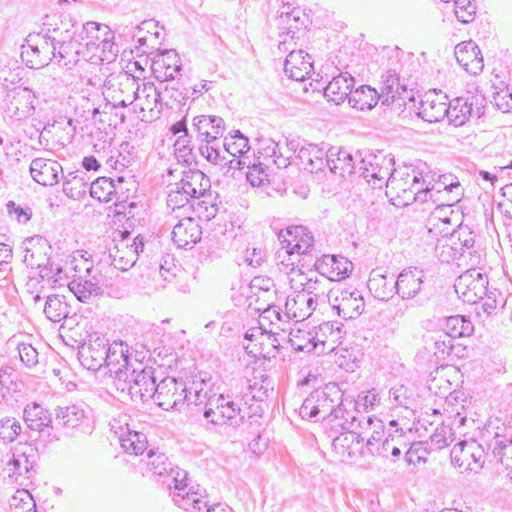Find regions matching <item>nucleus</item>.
<instances>
[{
  "label": "nucleus",
  "mask_w": 512,
  "mask_h": 512,
  "mask_svg": "<svg viewBox=\"0 0 512 512\" xmlns=\"http://www.w3.org/2000/svg\"><path fill=\"white\" fill-rule=\"evenodd\" d=\"M431 172L424 173L412 167L393 169L387 179L386 195L394 205L407 206L414 202L426 203L427 187Z\"/></svg>",
  "instance_id": "obj_1"
},
{
  "label": "nucleus",
  "mask_w": 512,
  "mask_h": 512,
  "mask_svg": "<svg viewBox=\"0 0 512 512\" xmlns=\"http://www.w3.org/2000/svg\"><path fill=\"white\" fill-rule=\"evenodd\" d=\"M114 385L118 391L130 396L135 402L145 403L154 395L156 378L152 367L141 370H118L114 377Z\"/></svg>",
  "instance_id": "obj_2"
},
{
  "label": "nucleus",
  "mask_w": 512,
  "mask_h": 512,
  "mask_svg": "<svg viewBox=\"0 0 512 512\" xmlns=\"http://www.w3.org/2000/svg\"><path fill=\"white\" fill-rule=\"evenodd\" d=\"M342 396L343 394L337 385L327 384L323 388L314 390L306 397L299 409V415L302 419L312 420L313 422L322 420L327 423L337 404H340Z\"/></svg>",
  "instance_id": "obj_3"
},
{
  "label": "nucleus",
  "mask_w": 512,
  "mask_h": 512,
  "mask_svg": "<svg viewBox=\"0 0 512 512\" xmlns=\"http://www.w3.org/2000/svg\"><path fill=\"white\" fill-rule=\"evenodd\" d=\"M475 236L468 227H459L449 236H443L437 240L435 254L442 263H451L465 257V254L472 256Z\"/></svg>",
  "instance_id": "obj_4"
},
{
  "label": "nucleus",
  "mask_w": 512,
  "mask_h": 512,
  "mask_svg": "<svg viewBox=\"0 0 512 512\" xmlns=\"http://www.w3.org/2000/svg\"><path fill=\"white\" fill-rule=\"evenodd\" d=\"M147 472H150L153 476L163 478L161 482L169 489L172 499L173 494L177 490L176 488H185L186 490L190 488L186 483L187 472L179 467L174 468L167 456L162 452L153 450L148 452Z\"/></svg>",
  "instance_id": "obj_5"
},
{
  "label": "nucleus",
  "mask_w": 512,
  "mask_h": 512,
  "mask_svg": "<svg viewBox=\"0 0 512 512\" xmlns=\"http://www.w3.org/2000/svg\"><path fill=\"white\" fill-rule=\"evenodd\" d=\"M488 284V276L482 269L471 268L457 277L454 288L463 302L474 305L487 296Z\"/></svg>",
  "instance_id": "obj_6"
},
{
  "label": "nucleus",
  "mask_w": 512,
  "mask_h": 512,
  "mask_svg": "<svg viewBox=\"0 0 512 512\" xmlns=\"http://www.w3.org/2000/svg\"><path fill=\"white\" fill-rule=\"evenodd\" d=\"M138 90L136 78L128 73L111 74L104 81L103 94L112 101L113 108L127 107L135 101V91Z\"/></svg>",
  "instance_id": "obj_7"
},
{
  "label": "nucleus",
  "mask_w": 512,
  "mask_h": 512,
  "mask_svg": "<svg viewBox=\"0 0 512 512\" xmlns=\"http://www.w3.org/2000/svg\"><path fill=\"white\" fill-rule=\"evenodd\" d=\"M176 489L173 494V502L185 512H233L231 508L220 503L209 504L206 490L200 489L199 486L196 489L194 486H190L189 490Z\"/></svg>",
  "instance_id": "obj_8"
},
{
  "label": "nucleus",
  "mask_w": 512,
  "mask_h": 512,
  "mask_svg": "<svg viewBox=\"0 0 512 512\" xmlns=\"http://www.w3.org/2000/svg\"><path fill=\"white\" fill-rule=\"evenodd\" d=\"M57 46L46 39V35H29L21 47V58L29 68L39 69L56 58Z\"/></svg>",
  "instance_id": "obj_9"
},
{
  "label": "nucleus",
  "mask_w": 512,
  "mask_h": 512,
  "mask_svg": "<svg viewBox=\"0 0 512 512\" xmlns=\"http://www.w3.org/2000/svg\"><path fill=\"white\" fill-rule=\"evenodd\" d=\"M432 174L431 184L427 187L426 203L431 201L436 206H452L459 202L462 189L459 182H454L451 175H439L435 179Z\"/></svg>",
  "instance_id": "obj_10"
},
{
  "label": "nucleus",
  "mask_w": 512,
  "mask_h": 512,
  "mask_svg": "<svg viewBox=\"0 0 512 512\" xmlns=\"http://www.w3.org/2000/svg\"><path fill=\"white\" fill-rule=\"evenodd\" d=\"M241 409L239 403L231 395L220 394L208 398L203 410L204 417L214 425H223L239 416Z\"/></svg>",
  "instance_id": "obj_11"
},
{
  "label": "nucleus",
  "mask_w": 512,
  "mask_h": 512,
  "mask_svg": "<svg viewBox=\"0 0 512 512\" xmlns=\"http://www.w3.org/2000/svg\"><path fill=\"white\" fill-rule=\"evenodd\" d=\"M329 303L337 315L345 320L359 317L365 308L362 293L355 288H344L332 292Z\"/></svg>",
  "instance_id": "obj_12"
},
{
  "label": "nucleus",
  "mask_w": 512,
  "mask_h": 512,
  "mask_svg": "<svg viewBox=\"0 0 512 512\" xmlns=\"http://www.w3.org/2000/svg\"><path fill=\"white\" fill-rule=\"evenodd\" d=\"M485 98L481 94L457 97L447 103L449 122L456 127L464 125L472 116L480 117L483 113Z\"/></svg>",
  "instance_id": "obj_13"
},
{
  "label": "nucleus",
  "mask_w": 512,
  "mask_h": 512,
  "mask_svg": "<svg viewBox=\"0 0 512 512\" xmlns=\"http://www.w3.org/2000/svg\"><path fill=\"white\" fill-rule=\"evenodd\" d=\"M151 399L163 410L177 409L186 398V384L174 377H165L154 389Z\"/></svg>",
  "instance_id": "obj_14"
},
{
  "label": "nucleus",
  "mask_w": 512,
  "mask_h": 512,
  "mask_svg": "<svg viewBox=\"0 0 512 512\" xmlns=\"http://www.w3.org/2000/svg\"><path fill=\"white\" fill-rule=\"evenodd\" d=\"M393 158L370 154L359 162V171L374 188L386 187L387 179L392 173Z\"/></svg>",
  "instance_id": "obj_15"
},
{
  "label": "nucleus",
  "mask_w": 512,
  "mask_h": 512,
  "mask_svg": "<svg viewBox=\"0 0 512 512\" xmlns=\"http://www.w3.org/2000/svg\"><path fill=\"white\" fill-rule=\"evenodd\" d=\"M279 240L283 249H290L301 257L312 254L314 250V236L303 226H294L280 231Z\"/></svg>",
  "instance_id": "obj_16"
},
{
  "label": "nucleus",
  "mask_w": 512,
  "mask_h": 512,
  "mask_svg": "<svg viewBox=\"0 0 512 512\" xmlns=\"http://www.w3.org/2000/svg\"><path fill=\"white\" fill-rule=\"evenodd\" d=\"M484 450L476 441H461L451 450L453 462L465 470L477 471L482 467Z\"/></svg>",
  "instance_id": "obj_17"
},
{
  "label": "nucleus",
  "mask_w": 512,
  "mask_h": 512,
  "mask_svg": "<svg viewBox=\"0 0 512 512\" xmlns=\"http://www.w3.org/2000/svg\"><path fill=\"white\" fill-rule=\"evenodd\" d=\"M108 340L104 336L94 333L79 350V357L83 366L89 370H99L105 364V354Z\"/></svg>",
  "instance_id": "obj_18"
},
{
  "label": "nucleus",
  "mask_w": 512,
  "mask_h": 512,
  "mask_svg": "<svg viewBox=\"0 0 512 512\" xmlns=\"http://www.w3.org/2000/svg\"><path fill=\"white\" fill-rule=\"evenodd\" d=\"M358 431H343L332 441V448L341 461L353 460L360 455H365L363 442Z\"/></svg>",
  "instance_id": "obj_19"
},
{
  "label": "nucleus",
  "mask_w": 512,
  "mask_h": 512,
  "mask_svg": "<svg viewBox=\"0 0 512 512\" xmlns=\"http://www.w3.org/2000/svg\"><path fill=\"white\" fill-rule=\"evenodd\" d=\"M447 101V96L441 91H428L420 101L417 115L429 123L441 121L447 115Z\"/></svg>",
  "instance_id": "obj_20"
},
{
  "label": "nucleus",
  "mask_w": 512,
  "mask_h": 512,
  "mask_svg": "<svg viewBox=\"0 0 512 512\" xmlns=\"http://www.w3.org/2000/svg\"><path fill=\"white\" fill-rule=\"evenodd\" d=\"M314 268L330 284L331 281H339L345 278L351 271L352 264L344 257L323 255L316 259Z\"/></svg>",
  "instance_id": "obj_21"
},
{
  "label": "nucleus",
  "mask_w": 512,
  "mask_h": 512,
  "mask_svg": "<svg viewBox=\"0 0 512 512\" xmlns=\"http://www.w3.org/2000/svg\"><path fill=\"white\" fill-rule=\"evenodd\" d=\"M120 421L111 422V430L118 436L121 447L126 453L141 455L147 449L148 441L145 434L131 430L127 423L125 427L120 425Z\"/></svg>",
  "instance_id": "obj_22"
},
{
  "label": "nucleus",
  "mask_w": 512,
  "mask_h": 512,
  "mask_svg": "<svg viewBox=\"0 0 512 512\" xmlns=\"http://www.w3.org/2000/svg\"><path fill=\"white\" fill-rule=\"evenodd\" d=\"M192 129L201 142L214 143L224 134L225 123L219 116L200 115L194 117Z\"/></svg>",
  "instance_id": "obj_23"
},
{
  "label": "nucleus",
  "mask_w": 512,
  "mask_h": 512,
  "mask_svg": "<svg viewBox=\"0 0 512 512\" xmlns=\"http://www.w3.org/2000/svg\"><path fill=\"white\" fill-rule=\"evenodd\" d=\"M318 354L331 353L341 344L345 335L338 322H324L315 330Z\"/></svg>",
  "instance_id": "obj_24"
},
{
  "label": "nucleus",
  "mask_w": 512,
  "mask_h": 512,
  "mask_svg": "<svg viewBox=\"0 0 512 512\" xmlns=\"http://www.w3.org/2000/svg\"><path fill=\"white\" fill-rule=\"evenodd\" d=\"M455 57L460 66L469 74L478 75L483 70V57L479 47L472 40L456 45Z\"/></svg>",
  "instance_id": "obj_25"
},
{
  "label": "nucleus",
  "mask_w": 512,
  "mask_h": 512,
  "mask_svg": "<svg viewBox=\"0 0 512 512\" xmlns=\"http://www.w3.org/2000/svg\"><path fill=\"white\" fill-rule=\"evenodd\" d=\"M382 87L379 93L380 101L383 105H390L394 102H398L399 106L405 105L406 99L411 100L412 96H409L405 85H401L399 82V76L394 71H387L382 76Z\"/></svg>",
  "instance_id": "obj_26"
},
{
  "label": "nucleus",
  "mask_w": 512,
  "mask_h": 512,
  "mask_svg": "<svg viewBox=\"0 0 512 512\" xmlns=\"http://www.w3.org/2000/svg\"><path fill=\"white\" fill-rule=\"evenodd\" d=\"M202 229L198 221L192 217L184 216L174 226L172 239L179 248L193 247L201 240Z\"/></svg>",
  "instance_id": "obj_27"
},
{
  "label": "nucleus",
  "mask_w": 512,
  "mask_h": 512,
  "mask_svg": "<svg viewBox=\"0 0 512 512\" xmlns=\"http://www.w3.org/2000/svg\"><path fill=\"white\" fill-rule=\"evenodd\" d=\"M63 172L59 162L46 158H35L30 164V174L34 181L43 186H53L59 182Z\"/></svg>",
  "instance_id": "obj_28"
},
{
  "label": "nucleus",
  "mask_w": 512,
  "mask_h": 512,
  "mask_svg": "<svg viewBox=\"0 0 512 512\" xmlns=\"http://www.w3.org/2000/svg\"><path fill=\"white\" fill-rule=\"evenodd\" d=\"M192 200L203 197L210 188V180L200 170L184 171L179 182L174 183Z\"/></svg>",
  "instance_id": "obj_29"
},
{
  "label": "nucleus",
  "mask_w": 512,
  "mask_h": 512,
  "mask_svg": "<svg viewBox=\"0 0 512 512\" xmlns=\"http://www.w3.org/2000/svg\"><path fill=\"white\" fill-rule=\"evenodd\" d=\"M425 274L418 268H407L400 272L395 280L396 293L402 299H413L421 291Z\"/></svg>",
  "instance_id": "obj_30"
},
{
  "label": "nucleus",
  "mask_w": 512,
  "mask_h": 512,
  "mask_svg": "<svg viewBox=\"0 0 512 512\" xmlns=\"http://www.w3.org/2000/svg\"><path fill=\"white\" fill-rule=\"evenodd\" d=\"M181 70V63L175 50H165L152 65V71L161 85L173 81Z\"/></svg>",
  "instance_id": "obj_31"
},
{
  "label": "nucleus",
  "mask_w": 512,
  "mask_h": 512,
  "mask_svg": "<svg viewBox=\"0 0 512 512\" xmlns=\"http://www.w3.org/2000/svg\"><path fill=\"white\" fill-rule=\"evenodd\" d=\"M313 70L312 58L303 50H291L285 59L284 72L292 80L304 81Z\"/></svg>",
  "instance_id": "obj_32"
},
{
  "label": "nucleus",
  "mask_w": 512,
  "mask_h": 512,
  "mask_svg": "<svg viewBox=\"0 0 512 512\" xmlns=\"http://www.w3.org/2000/svg\"><path fill=\"white\" fill-rule=\"evenodd\" d=\"M354 85V77L348 72H341L327 84L324 96L329 102L339 105L351 96Z\"/></svg>",
  "instance_id": "obj_33"
},
{
  "label": "nucleus",
  "mask_w": 512,
  "mask_h": 512,
  "mask_svg": "<svg viewBox=\"0 0 512 512\" xmlns=\"http://www.w3.org/2000/svg\"><path fill=\"white\" fill-rule=\"evenodd\" d=\"M328 154L329 149L325 151L316 144L308 143L301 146L297 158L304 170L310 173H317L322 171L326 167V164L329 163V160H327Z\"/></svg>",
  "instance_id": "obj_34"
},
{
  "label": "nucleus",
  "mask_w": 512,
  "mask_h": 512,
  "mask_svg": "<svg viewBox=\"0 0 512 512\" xmlns=\"http://www.w3.org/2000/svg\"><path fill=\"white\" fill-rule=\"evenodd\" d=\"M223 147L224 152L232 156L229 160V168L242 169L247 165L245 154L250 149L249 140L240 131L225 137Z\"/></svg>",
  "instance_id": "obj_35"
},
{
  "label": "nucleus",
  "mask_w": 512,
  "mask_h": 512,
  "mask_svg": "<svg viewBox=\"0 0 512 512\" xmlns=\"http://www.w3.org/2000/svg\"><path fill=\"white\" fill-rule=\"evenodd\" d=\"M358 412L355 410H348L343 400H340V404H337L332 415L327 421V425L333 430L341 429L342 431H357L364 424L365 417L358 418Z\"/></svg>",
  "instance_id": "obj_36"
},
{
  "label": "nucleus",
  "mask_w": 512,
  "mask_h": 512,
  "mask_svg": "<svg viewBox=\"0 0 512 512\" xmlns=\"http://www.w3.org/2000/svg\"><path fill=\"white\" fill-rule=\"evenodd\" d=\"M135 101L140 107L141 112H150L160 114L163 110V102L160 89L152 82L138 83V90L135 91Z\"/></svg>",
  "instance_id": "obj_37"
},
{
  "label": "nucleus",
  "mask_w": 512,
  "mask_h": 512,
  "mask_svg": "<svg viewBox=\"0 0 512 512\" xmlns=\"http://www.w3.org/2000/svg\"><path fill=\"white\" fill-rule=\"evenodd\" d=\"M106 36H108V38H114L113 32L107 25L97 22L85 23L78 32V38L80 42H82V48L83 50L86 49L88 53H92L96 48H99L101 40Z\"/></svg>",
  "instance_id": "obj_38"
},
{
  "label": "nucleus",
  "mask_w": 512,
  "mask_h": 512,
  "mask_svg": "<svg viewBox=\"0 0 512 512\" xmlns=\"http://www.w3.org/2000/svg\"><path fill=\"white\" fill-rule=\"evenodd\" d=\"M56 421L63 427L75 429L84 427L90 429V418L86 409L79 404L58 407L56 409Z\"/></svg>",
  "instance_id": "obj_39"
},
{
  "label": "nucleus",
  "mask_w": 512,
  "mask_h": 512,
  "mask_svg": "<svg viewBox=\"0 0 512 512\" xmlns=\"http://www.w3.org/2000/svg\"><path fill=\"white\" fill-rule=\"evenodd\" d=\"M318 304L313 301L312 297H308L305 293H299L293 298H287L285 303V316L303 321L310 317L316 310Z\"/></svg>",
  "instance_id": "obj_40"
},
{
  "label": "nucleus",
  "mask_w": 512,
  "mask_h": 512,
  "mask_svg": "<svg viewBox=\"0 0 512 512\" xmlns=\"http://www.w3.org/2000/svg\"><path fill=\"white\" fill-rule=\"evenodd\" d=\"M361 433V436L363 434L368 435L366 439V444L364 446L365 454H369L372 456H375L378 447L381 445L382 437L384 435V425L383 422L376 418L369 416L365 419L364 424H362V427L359 429Z\"/></svg>",
  "instance_id": "obj_41"
},
{
  "label": "nucleus",
  "mask_w": 512,
  "mask_h": 512,
  "mask_svg": "<svg viewBox=\"0 0 512 512\" xmlns=\"http://www.w3.org/2000/svg\"><path fill=\"white\" fill-rule=\"evenodd\" d=\"M104 366L108 368L109 373H114V377L118 370L129 371L128 345L123 342L108 343Z\"/></svg>",
  "instance_id": "obj_42"
},
{
  "label": "nucleus",
  "mask_w": 512,
  "mask_h": 512,
  "mask_svg": "<svg viewBox=\"0 0 512 512\" xmlns=\"http://www.w3.org/2000/svg\"><path fill=\"white\" fill-rule=\"evenodd\" d=\"M389 426L388 435L378 447L376 456L388 457L391 454L394 458H397L401 454V447H406L405 433L397 427L398 424L395 420L390 421Z\"/></svg>",
  "instance_id": "obj_43"
},
{
  "label": "nucleus",
  "mask_w": 512,
  "mask_h": 512,
  "mask_svg": "<svg viewBox=\"0 0 512 512\" xmlns=\"http://www.w3.org/2000/svg\"><path fill=\"white\" fill-rule=\"evenodd\" d=\"M327 160H329V163L326 164V167L333 174L341 176H344L346 173L352 174L356 168L352 154L346 150L330 148Z\"/></svg>",
  "instance_id": "obj_44"
},
{
  "label": "nucleus",
  "mask_w": 512,
  "mask_h": 512,
  "mask_svg": "<svg viewBox=\"0 0 512 512\" xmlns=\"http://www.w3.org/2000/svg\"><path fill=\"white\" fill-rule=\"evenodd\" d=\"M23 419L27 427L35 431H42L52 423L49 411L37 403L28 404L24 408Z\"/></svg>",
  "instance_id": "obj_45"
},
{
  "label": "nucleus",
  "mask_w": 512,
  "mask_h": 512,
  "mask_svg": "<svg viewBox=\"0 0 512 512\" xmlns=\"http://www.w3.org/2000/svg\"><path fill=\"white\" fill-rule=\"evenodd\" d=\"M68 287L75 297L84 303L102 293L100 283L95 276H93L91 280H87L82 277L73 279L68 284Z\"/></svg>",
  "instance_id": "obj_46"
},
{
  "label": "nucleus",
  "mask_w": 512,
  "mask_h": 512,
  "mask_svg": "<svg viewBox=\"0 0 512 512\" xmlns=\"http://www.w3.org/2000/svg\"><path fill=\"white\" fill-rule=\"evenodd\" d=\"M379 100V92L368 85H362L353 90V93L348 98L350 106L360 111L372 109Z\"/></svg>",
  "instance_id": "obj_47"
},
{
  "label": "nucleus",
  "mask_w": 512,
  "mask_h": 512,
  "mask_svg": "<svg viewBox=\"0 0 512 512\" xmlns=\"http://www.w3.org/2000/svg\"><path fill=\"white\" fill-rule=\"evenodd\" d=\"M88 187L90 188L89 178L86 172L81 170L68 173L63 182V192L73 199L85 195Z\"/></svg>",
  "instance_id": "obj_48"
},
{
  "label": "nucleus",
  "mask_w": 512,
  "mask_h": 512,
  "mask_svg": "<svg viewBox=\"0 0 512 512\" xmlns=\"http://www.w3.org/2000/svg\"><path fill=\"white\" fill-rule=\"evenodd\" d=\"M368 289L372 295L381 301H388L396 292L395 281L385 275L372 272L368 280Z\"/></svg>",
  "instance_id": "obj_49"
},
{
  "label": "nucleus",
  "mask_w": 512,
  "mask_h": 512,
  "mask_svg": "<svg viewBox=\"0 0 512 512\" xmlns=\"http://www.w3.org/2000/svg\"><path fill=\"white\" fill-rule=\"evenodd\" d=\"M315 330L292 329L289 333V342L294 350L301 352L318 353Z\"/></svg>",
  "instance_id": "obj_50"
},
{
  "label": "nucleus",
  "mask_w": 512,
  "mask_h": 512,
  "mask_svg": "<svg viewBox=\"0 0 512 512\" xmlns=\"http://www.w3.org/2000/svg\"><path fill=\"white\" fill-rule=\"evenodd\" d=\"M44 313L50 321L58 323L68 317L70 306L64 296L50 295L45 302Z\"/></svg>",
  "instance_id": "obj_51"
},
{
  "label": "nucleus",
  "mask_w": 512,
  "mask_h": 512,
  "mask_svg": "<svg viewBox=\"0 0 512 512\" xmlns=\"http://www.w3.org/2000/svg\"><path fill=\"white\" fill-rule=\"evenodd\" d=\"M332 292L329 290L328 280L318 273L299 293L307 294L308 297H312L313 301L319 305L320 303H325L326 298L329 299Z\"/></svg>",
  "instance_id": "obj_52"
},
{
  "label": "nucleus",
  "mask_w": 512,
  "mask_h": 512,
  "mask_svg": "<svg viewBox=\"0 0 512 512\" xmlns=\"http://www.w3.org/2000/svg\"><path fill=\"white\" fill-rule=\"evenodd\" d=\"M169 188L170 190L167 196V208L172 212H180V214L176 215V217H179L180 215H187L193 207V205L190 204L192 199L184 194L181 189H176L175 184H170Z\"/></svg>",
  "instance_id": "obj_53"
},
{
  "label": "nucleus",
  "mask_w": 512,
  "mask_h": 512,
  "mask_svg": "<svg viewBox=\"0 0 512 512\" xmlns=\"http://www.w3.org/2000/svg\"><path fill=\"white\" fill-rule=\"evenodd\" d=\"M114 180L110 177H99L90 183V195L100 202H110L116 193Z\"/></svg>",
  "instance_id": "obj_54"
},
{
  "label": "nucleus",
  "mask_w": 512,
  "mask_h": 512,
  "mask_svg": "<svg viewBox=\"0 0 512 512\" xmlns=\"http://www.w3.org/2000/svg\"><path fill=\"white\" fill-rule=\"evenodd\" d=\"M279 16L282 22H285L289 26V32L286 36H288L290 32L294 33V30L299 31L307 27L308 17L300 8L290 10L289 6H283L279 12Z\"/></svg>",
  "instance_id": "obj_55"
},
{
  "label": "nucleus",
  "mask_w": 512,
  "mask_h": 512,
  "mask_svg": "<svg viewBox=\"0 0 512 512\" xmlns=\"http://www.w3.org/2000/svg\"><path fill=\"white\" fill-rule=\"evenodd\" d=\"M305 260L300 255L290 249L281 248L275 254V262L278 266L279 271L284 272L286 275H290L296 270Z\"/></svg>",
  "instance_id": "obj_56"
},
{
  "label": "nucleus",
  "mask_w": 512,
  "mask_h": 512,
  "mask_svg": "<svg viewBox=\"0 0 512 512\" xmlns=\"http://www.w3.org/2000/svg\"><path fill=\"white\" fill-rule=\"evenodd\" d=\"M80 53H84L82 42L66 43L57 46L55 59H58V63L62 66L74 65L79 61Z\"/></svg>",
  "instance_id": "obj_57"
},
{
  "label": "nucleus",
  "mask_w": 512,
  "mask_h": 512,
  "mask_svg": "<svg viewBox=\"0 0 512 512\" xmlns=\"http://www.w3.org/2000/svg\"><path fill=\"white\" fill-rule=\"evenodd\" d=\"M447 329V334L454 339L469 336L473 332V325L464 316L456 315L447 319Z\"/></svg>",
  "instance_id": "obj_58"
},
{
  "label": "nucleus",
  "mask_w": 512,
  "mask_h": 512,
  "mask_svg": "<svg viewBox=\"0 0 512 512\" xmlns=\"http://www.w3.org/2000/svg\"><path fill=\"white\" fill-rule=\"evenodd\" d=\"M305 263L303 262L296 270H294L288 277L289 283L295 292H300L303 288L318 274V271L309 269L304 271Z\"/></svg>",
  "instance_id": "obj_59"
},
{
  "label": "nucleus",
  "mask_w": 512,
  "mask_h": 512,
  "mask_svg": "<svg viewBox=\"0 0 512 512\" xmlns=\"http://www.w3.org/2000/svg\"><path fill=\"white\" fill-rule=\"evenodd\" d=\"M110 256L112 257L111 264L121 271L128 270L137 261L135 252L128 250L126 247L124 249L117 248L115 253Z\"/></svg>",
  "instance_id": "obj_60"
},
{
  "label": "nucleus",
  "mask_w": 512,
  "mask_h": 512,
  "mask_svg": "<svg viewBox=\"0 0 512 512\" xmlns=\"http://www.w3.org/2000/svg\"><path fill=\"white\" fill-rule=\"evenodd\" d=\"M21 430L20 422L15 418L6 417L0 420V438L5 442L14 441Z\"/></svg>",
  "instance_id": "obj_61"
},
{
  "label": "nucleus",
  "mask_w": 512,
  "mask_h": 512,
  "mask_svg": "<svg viewBox=\"0 0 512 512\" xmlns=\"http://www.w3.org/2000/svg\"><path fill=\"white\" fill-rule=\"evenodd\" d=\"M112 40H113V38H108V36L103 38V40H101V44L99 45V48H96L91 53L90 57L96 56L102 62H104V61H106L108 63L112 62L118 54V49Z\"/></svg>",
  "instance_id": "obj_62"
},
{
  "label": "nucleus",
  "mask_w": 512,
  "mask_h": 512,
  "mask_svg": "<svg viewBox=\"0 0 512 512\" xmlns=\"http://www.w3.org/2000/svg\"><path fill=\"white\" fill-rule=\"evenodd\" d=\"M454 12L457 19L462 23H469L476 13V5L472 0H453Z\"/></svg>",
  "instance_id": "obj_63"
},
{
  "label": "nucleus",
  "mask_w": 512,
  "mask_h": 512,
  "mask_svg": "<svg viewBox=\"0 0 512 512\" xmlns=\"http://www.w3.org/2000/svg\"><path fill=\"white\" fill-rule=\"evenodd\" d=\"M201 155L210 163L220 166H228L229 160L221 154L220 148L212 143L201 144L199 147Z\"/></svg>",
  "instance_id": "obj_64"
}]
</instances>
